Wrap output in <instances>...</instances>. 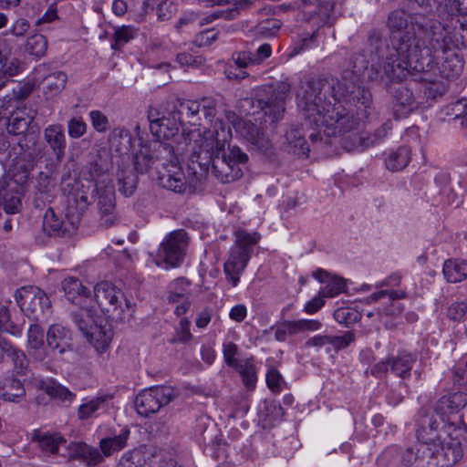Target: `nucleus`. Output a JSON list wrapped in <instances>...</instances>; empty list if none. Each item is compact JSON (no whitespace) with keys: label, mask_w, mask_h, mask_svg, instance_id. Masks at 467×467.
Returning a JSON list of instances; mask_svg holds the SVG:
<instances>
[{"label":"nucleus","mask_w":467,"mask_h":467,"mask_svg":"<svg viewBox=\"0 0 467 467\" xmlns=\"http://www.w3.org/2000/svg\"><path fill=\"white\" fill-rule=\"evenodd\" d=\"M389 38L381 30L370 29L363 56L371 62L369 81L389 87L409 76L411 70L429 68L435 77L454 79L463 68L458 43L452 41L449 27L431 15L408 14L394 10L388 17Z\"/></svg>","instance_id":"nucleus-1"},{"label":"nucleus","mask_w":467,"mask_h":467,"mask_svg":"<svg viewBox=\"0 0 467 467\" xmlns=\"http://www.w3.org/2000/svg\"><path fill=\"white\" fill-rule=\"evenodd\" d=\"M352 57V69L333 78H305L296 90L301 117L307 127L318 130L309 139L314 148L330 143L329 137L340 136L348 151L360 147L361 126L372 110L370 91L358 85L360 72L370 63L363 55Z\"/></svg>","instance_id":"nucleus-2"},{"label":"nucleus","mask_w":467,"mask_h":467,"mask_svg":"<svg viewBox=\"0 0 467 467\" xmlns=\"http://www.w3.org/2000/svg\"><path fill=\"white\" fill-rule=\"evenodd\" d=\"M223 125V121L216 119L214 130H189L182 134V143L185 144L182 150L189 154L190 168L193 173H198L197 168H200L202 176L211 167L212 173L220 182L229 183L242 177L240 166L247 163L248 155L238 146L229 145L228 152L225 151V130Z\"/></svg>","instance_id":"nucleus-3"},{"label":"nucleus","mask_w":467,"mask_h":467,"mask_svg":"<svg viewBox=\"0 0 467 467\" xmlns=\"http://www.w3.org/2000/svg\"><path fill=\"white\" fill-rule=\"evenodd\" d=\"M148 147L155 163V169L159 172L158 183L174 192H184L187 188L185 176L179 166L173 147L161 140L150 141Z\"/></svg>","instance_id":"nucleus-4"},{"label":"nucleus","mask_w":467,"mask_h":467,"mask_svg":"<svg viewBox=\"0 0 467 467\" xmlns=\"http://www.w3.org/2000/svg\"><path fill=\"white\" fill-rule=\"evenodd\" d=\"M260 234L256 232L248 233L244 230L235 232V244L229 252V257L224 263L223 271L227 280L233 286L240 281L239 275L244 271L253 253V246L258 243Z\"/></svg>","instance_id":"nucleus-5"},{"label":"nucleus","mask_w":467,"mask_h":467,"mask_svg":"<svg viewBox=\"0 0 467 467\" xmlns=\"http://www.w3.org/2000/svg\"><path fill=\"white\" fill-rule=\"evenodd\" d=\"M290 90L291 85L287 81L278 82L275 86H263L255 89L254 101L263 111L265 124L274 125L283 119L285 99Z\"/></svg>","instance_id":"nucleus-6"},{"label":"nucleus","mask_w":467,"mask_h":467,"mask_svg":"<svg viewBox=\"0 0 467 467\" xmlns=\"http://www.w3.org/2000/svg\"><path fill=\"white\" fill-rule=\"evenodd\" d=\"M97 305L109 320L120 322L125 318V312L130 310V302L124 293L109 282L104 281L94 287Z\"/></svg>","instance_id":"nucleus-7"},{"label":"nucleus","mask_w":467,"mask_h":467,"mask_svg":"<svg viewBox=\"0 0 467 467\" xmlns=\"http://www.w3.org/2000/svg\"><path fill=\"white\" fill-rule=\"evenodd\" d=\"M188 244L189 237L184 230L170 233L160 244L156 264L165 269L179 266L184 259Z\"/></svg>","instance_id":"nucleus-8"},{"label":"nucleus","mask_w":467,"mask_h":467,"mask_svg":"<svg viewBox=\"0 0 467 467\" xmlns=\"http://www.w3.org/2000/svg\"><path fill=\"white\" fill-rule=\"evenodd\" d=\"M406 77L407 76L400 80L391 82L389 87H384L376 81H372L390 91L392 95L391 109L396 119L409 117L411 112L424 104L421 98L414 94L411 87L400 84Z\"/></svg>","instance_id":"nucleus-9"},{"label":"nucleus","mask_w":467,"mask_h":467,"mask_svg":"<svg viewBox=\"0 0 467 467\" xmlns=\"http://www.w3.org/2000/svg\"><path fill=\"white\" fill-rule=\"evenodd\" d=\"M177 396L171 386H155L140 391L135 399L137 412L144 417L157 413Z\"/></svg>","instance_id":"nucleus-10"},{"label":"nucleus","mask_w":467,"mask_h":467,"mask_svg":"<svg viewBox=\"0 0 467 467\" xmlns=\"http://www.w3.org/2000/svg\"><path fill=\"white\" fill-rule=\"evenodd\" d=\"M15 299L21 311L29 318L37 321L51 307L47 294L37 286L26 285L18 288Z\"/></svg>","instance_id":"nucleus-11"},{"label":"nucleus","mask_w":467,"mask_h":467,"mask_svg":"<svg viewBox=\"0 0 467 467\" xmlns=\"http://www.w3.org/2000/svg\"><path fill=\"white\" fill-rule=\"evenodd\" d=\"M79 182L74 179L63 180L62 192L67 195L65 217L73 229H77L89 202L88 196L78 190Z\"/></svg>","instance_id":"nucleus-12"},{"label":"nucleus","mask_w":467,"mask_h":467,"mask_svg":"<svg viewBox=\"0 0 467 467\" xmlns=\"http://www.w3.org/2000/svg\"><path fill=\"white\" fill-rule=\"evenodd\" d=\"M235 130L257 153L267 159H271L275 155L274 145L265 136L263 127L251 120L240 119L235 123Z\"/></svg>","instance_id":"nucleus-13"},{"label":"nucleus","mask_w":467,"mask_h":467,"mask_svg":"<svg viewBox=\"0 0 467 467\" xmlns=\"http://www.w3.org/2000/svg\"><path fill=\"white\" fill-rule=\"evenodd\" d=\"M416 435L419 442L429 447V455L434 456L441 449V438L438 432L439 421L434 413L420 410L417 419Z\"/></svg>","instance_id":"nucleus-14"},{"label":"nucleus","mask_w":467,"mask_h":467,"mask_svg":"<svg viewBox=\"0 0 467 467\" xmlns=\"http://www.w3.org/2000/svg\"><path fill=\"white\" fill-rule=\"evenodd\" d=\"M97 193V208L99 214V223L105 228L111 227L119 222L116 211V198L113 185L95 184Z\"/></svg>","instance_id":"nucleus-15"},{"label":"nucleus","mask_w":467,"mask_h":467,"mask_svg":"<svg viewBox=\"0 0 467 467\" xmlns=\"http://www.w3.org/2000/svg\"><path fill=\"white\" fill-rule=\"evenodd\" d=\"M113 168V162L110 155L107 151H99L91 155L89 161L82 167V177L95 184L103 185L106 182L109 172Z\"/></svg>","instance_id":"nucleus-16"},{"label":"nucleus","mask_w":467,"mask_h":467,"mask_svg":"<svg viewBox=\"0 0 467 467\" xmlns=\"http://www.w3.org/2000/svg\"><path fill=\"white\" fill-rule=\"evenodd\" d=\"M190 286L191 282L185 277H179L170 285L167 299L171 304H177L174 312L178 317L184 315L190 306Z\"/></svg>","instance_id":"nucleus-17"},{"label":"nucleus","mask_w":467,"mask_h":467,"mask_svg":"<svg viewBox=\"0 0 467 467\" xmlns=\"http://www.w3.org/2000/svg\"><path fill=\"white\" fill-rule=\"evenodd\" d=\"M19 71V60L15 57L12 47L5 39H0V90L4 88L8 78Z\"/></svg>","instance_id":"nucleus-18"},{"label":"nucleus","mask_w":467,"mask_h":467,"mask_svg":"<svg viewBox=\"0 0 467 467\" xmlns=\"http://www.w3.org/2000/svg\"><path fill=\"white\" fill-rule=\"evenodd\" d=\"M32 441L37 443V448L47 456L59 453L60 447H67V440L60 432L34 431Z\"/></svg>","instance_id":"nucleus-19"},{"label":"nucleus","mask_w":467,"mask_h":467,"mask_svg":"<svg viewBox=\"0 0 467 467\" xmlns=\"http://www.w3.org/2000/svg\"><path fill=\"white\" fill-rule=\"evenodd\" d=\"M83 337L98 352L102 353L109 348L113 337V331L109 322L101 318Z\"/></svg>","instance_id":"nucleus-20"},{"label":"nucleus","mask_w":467,"mask_h":467,"mask_svg":"<svg viewBox=\"0 0 467 467\" xmlns=\"http://www.w3.org/2000/svg\"><path fill=\"white\" fill-rule=\"evenodd\" d=\"M78 306L76 310L70 312V318L78 331L84 335L102 317L98 315L92 302Z\"/></svg>","instance_id":"nucleus-21"},{"label":"nucleus","mask_w":467,"mask_h":467,"mask_svg":"<svg viewBox=\"0 0 467 467\" xmlns=\"http://www.w3.org/2000/svg\"><path fill=\"white\" fill-rule=\"evenodd\" d=\"M68 459L79 460L88 467H94L103 461V455L98 448L85 442H70L67 445Z\"/></svg>","instance_id":"nucleus-22"},{"label":"nucleus","mask_w":467,"mask_h":467,"mask_svg":"<svg viewBox=\"0 0 467 467\" xmlns=\"http://www.w3.org/2000/svg\"><path fill=\"white\" fill-rule=\"evenodd\" d=\"M43 137L57 161H61L66 153L67 139L61 124H51L45 128Z\"/></svg>","instance_id":"nucleus-23"},{"label":"nucleus","mask_w":467,"mask_h":467,"mask_svg":"<svg viewBox=\"0 0 467 467\" xmlns=\"http://www.w3.org/2000/svg\"><path fill=\"white\" fill-rule=\"evenodd\" d=\"M421 76L420 80L421 81L420 91H423L426 97L428 106L436 100L437 98L441 97L448 89V85L443 80H439L438 77H435L429 68H425V71H420Z\"/></svg>","instance_id":"nucleus-24"},{"label":"nucleus","mask_w":467,"mask_h":467,"mask_svg":"<svg viewBox=\"0 0 467 467\" xmlns=\"http://www.w3.org/2000/svg\"><path fill=\"white\" fill-rule=\"evenodd\" d=\"M62 288L67 299L75 305L92 302L91 291L82 282L73 276L66 277L62 281Z\"/></svg>","instance_id":"nucleus-25"},{"label":"nucleus","mask_w":467,"mask_h":467,"mask_svg":"<svg viewBox=\"0 0 467 467\" xmlns=\"http://www.w3.org/2000/svg\"><path fill=\"white\" fill-rule=\"evenodd\" d=\"M467 405V394L457 391L441 397L435 404L434 411L442 416L454 414L462 410Z\"/></svg>","instance_id":"nucleus-26"},{"label":"nucleus","mask_w":467,"mask_h":467,"mask_svg":"<svg viewBox=\"0 0 467 467\" xmlns=\"http://www.w3.org/2000/svg\"><path fill=\"white\" fill-rule=\"evenodd\" d=\"M35 115L34 111H27L26 109H16L5 119L7 132L12 135L26 133L34 120Z\"/></svg>","instance_id":"nucleus-27"},{"label":"nucleus","mask_w":467,"mask_h":467,"mask_svg":"<svg viewBox=\"0 0 467 467\" xmlns=\"http://www.w3.org/2000/svg\"><path fill=\"white\" fill-rule=\"evenodd\" d=\"M431 459L433 456L429 455V447L421 442L407 448L401 454V462L407 467H428Z\"/></svg>","instance_id":"nucleus-28"},{"label":"nucleus","mask_w":467,"mask_h":467,"mask_svg":"<svg viewBox=\"0 0 467 467\" xmlns=\"http://www.w3.org/2000/svg\"><path fill=\"white\" fill-rule=\"evenodd\" d=\"M70 340V330L60 324L51 325L47 332V346L52 350H57L59 354L67 351Z\"/></svg>","instance_id":"nucleus-29"},{"label":"nucleus","mask_w":467,"mask_h":467,"mask_svg":"<svg viewBox=\"0 0 467 467\" xmlns=\"http://www.w3.org/2000/svg\"><path fill=\"white\" fill-rule=\"evenodd\" d=\"M26 395L22 381L14 375L0 376V398L5 401L18 402Z\"/></svg>","instance_id":"nucleus-30"},{"label":"nucleus","mask_w":467,"mask_h":467,"mask_svg":"<svg viewBox=\"0 0 467 467\" xmlns=\"http://www.w3.org/2000/svg\"><path fill=\"white\" fill-rule=\"evenodd\" d=\"M463 457V449L461 442L452 441L443 444L441 441V449L433 456L438 459L437 465L441 463L444 467H451Z\"/></svg>","instance_id":"nucleus-31"},{"label":"nucleus","mask_w":467,"mask_h":467,"mask_svg":"<svg viewBox=\"0 0 467 467\" xmlns=\"http://www.w3.org/2000/svg\"><path fill=\"white\" fill-rule=\"evenodd\" d=\"M38 387L50 398L64 404H70L76 398L75 393L52 379L40 381Z\"/></svg>","instance_id":"nucleus-32"},{"label":"nucleus","mask_w":467,"mask_h":467,"mask_svg":"<svg viewBox=\"0 0 467 467\" xmlns=\"http://www.w3.org/2000/svg\"><path fill=\"white\" fill-rule=\"evenodd\" d=\"M43 228L49 235L55 236H62L75 230L67 218L66 221L59 219L51 208L46 212Z\"/></svg>","instance_id":"nucleus-33"},{"label":"nucleus","mask_w":467,"mask_h":467,"mask_svg":"<svg viewBox=\"0 0 467 467\" xmlns=\"http://www.w3.org/2000/svg\"><path fill=\"white\" fill-rule=\"evenodd\" d=\"M417 361V356L410 353H401L390 357V371L402 379L410 377V371Z\"/></svg>","instance_id":"nucleus-34"},{"label":"nucleus","mask_w":467,"mask_h":467,"mask_svg":"<svg viewBox=\"0 0 467 467\" xmlns=\"http://www.w3.org/2000/svg\"><path fill=\"white\" fill-rule=\"evenodd\" d=\"M285 137L290 151L297 156L307 157L310 147L302 135L300 128L291 127Z\"/></svg>","instance_id":"nucleus-35"},{"label":"nucleus","mask_w":467,"mask_h":467,"mask_svg":"<svg viewBox=\"0 0 467 467\" xmlns=\"http://www.w3.org/2000/svg\"><path fill=\"white\" fill-rule=\"evenodd\" d=\"M130 431L128 428H124L119 434L109 438H104L99 441V448L102 455L109 457L114 452L121 451L127 446V441L130 437Z\"/></svg>","instance_id":"nucleus-36"},{"label":"nucleus","mask_w":467,"mask_h":467,"mask_svg":"<svg viewBox=\"0 0 467 467\" xmlns=\"http://www.w3.org/2000/svg\"><path fill=\"white\" fill-rule=\"evenodd\" d=\"M442 273L449 283H460L467 278V262L458 259L446 260Z\"/></svg>","instance_id":"nucleus-37"},{"label":"nucleus","mask_w":467,"mask_h":467,"mask_svg":"<svg viewBox=\"0 0 467 467\" xmlns=\"http://www.w3.org/2000/svg\"><path fill=\"white\" fill-rule=\"evenodd\" d=\"M110 400L109 395L96 396L87 400L78 409V417L79 420H88L96 417L100 410L107 407V402Z\"/></svg>","instance_id":"nucleus-38"},{"label":"nucleus","mask_w":467,"mask_h":467,"mask_svg":"<svg viewBox=\"0 0 467 467\" xmlns=\"http://www.w3.org/2000/svg\"><path fill=\"white\" fill-rule=\"evenodd\" d=\"M119 192L126 197L131 196L138 186L137 172L129 168L119 169L117 172Z\"/></svg>","instance_id":"nucleus-39"},{"label":"nucleus","mask_w":467,"mask_h":467,"mask_svg":"<svg viewBox=\"0 0 467 467\" xmlns=\"http://www.w3.org/2000/svg\"><path fill=\"white\" fill-rule=\"evenodd\" d=\"M0 353L3 358L5 355L10 358L15 368L19 371H22L26 367L25 353L2 336H0Z\"/></svg>","instance_id":"nucleus-40"},{"label":"nucleus","mask_w":467,"mask_h":467,"mask_svg":"<svg viewBox=\"0 0 467 467\" xmlns=\"http://www.w3.org/2000/svg\"><path fill=\"white\" fill-rule=\"evenodd\" d=\"M150 130L156 140H169L179 131L176 120L166 117L161 119L160 121L151 124Z\"/></svg>","instance_id":"nucleus-41"},{"label":"nucleus","mask_w":467,"mask_h":467,"mask_svg":"<svg viewBox=\"0 0 467 467\" xmlns=\"http://www.w3.org/2000/svg\"><path fill=\"white\" fill-rule=\"evenodd\" d=\"M410 160V150L408 147H399L392 151L385 160L386 167L391 171L403 170L409 164Z\"/></svg>","instance_id":"nucleus-42"},{"label":"nucleus","mask_w":467,"mask_h":467,"mask_svg":"<svg viewBox=\"0 0 467 467\" xmlns=\"http://www.w3.org/2000/svg\"><path fill=\"white\" fill-rule=\"evenodd\" d=\"M443 26L449 27L450 36L452 41L458 43V47H467V16L451 17V25Z\"/></svg>","instance_id":"nucleus-43"},{"label":"nucleus","mask_w":467,"mask_h":467,"mask_svg":"<svg viewBox=\"0 0 467 467\" xmlns=\"http://www.w3.org/2000/svg\"><path fill=\"white\" fill-rule=\"evenodd\" d=\"M44 330L36 322L29 326L27 331V342L30 348L36 350V358L39 360H43L45 358L43 347H44Z\"/></svg>","instance_id":"nucleus-44"},{"label":"nucleus","mask_w":467,"mask_h":467,"mask_svg":"<svg viewBox=\"0 0 467 467\" xmlns=\"http://www.w3.org/2000/svg\"><path fill=\"white\" fill-rule=\"evenodd\" d=\"M67 76L63 71H56L44 78L45 93L49 97L59 94L66 87Z\"/></svg>","instance_id":"nucleus-45"},{"label":"nucleus","mask_w":467,"mask_h":467,"mask_svg":"<svg viewBox=\"0 0 467 467\" xmlns=\"http://www.w3.org/2000/svg\"><path fill=\"white\" fill-rule=\"evenodd\" d=\"M133 166L137 173H145L150 168L155 167L151 153L148 144L141 148L133 155Z\"/></svg>","instance_id":"nucleus-46"},{"label":"nucleus","mask_w":467,"mask_h":467,"mask_svg":"<svg viewBox=\"0 0 467 467\" xmlns=\"http://www.w3.org/2000/svg\"><path fill=\"white\" fill-rule=\"evenodd\" d=\"M392 129L391 121L387 120L383 123L379 129H377L374 133H361L360 136V147L358 150H365L368 147L374 146L378 142L381 141L389 133V131Z\"/></svg>","instance_id":"nucleus-47"},{"label":"nucleus","mask_w":467,"mask_h":467,"mask_svg":"<svg viewBox=\"0 0 467 467\" xmlns=\"http://www.w3.org/2000/svg\"><path fill=\"white\" fill-rule=\"evenodd\" d=\"M146 456L143 449L133 450L121 457L117 467H150Z\"/></svg>","instance_id":"nucleus-48"},{"label":"nucleus","mask_w":467,"mask_h":467,"mask_svg":"<svg viewBox=\"0 0 467 467\" xmlns=\"http://www.w3.org/2000/svg\"><path fill=\"white\" fill-rule=\"evenodd\" d=\"M234 368L241 374L243 380L248 389L254 388L257 378L255 367L252 359L240 361Z\"/></svg>","instance_id":"nucleus-49"},{"label":"nucleus","mask_w":467,"mask_h":467,"mask_svg":"<svg viewBox=\"0 0 467 467\" xmlns=\"http://www.w3.org/2000/svg\"><path fill=\"white\" fill-rule=\"evenodd\" d=\"M136 33L137 30L131 26L115 27L114 42L111 44V47L115 50H119L124 45L135 37Z\"/></svg>","instance_id":"nucleus-50"},{"label":"nucleus","mask_w":467,"mask_h":467,"mask_svg":"<svg viewBox=\"0 0 467 467\" xmlns=\"http://www.w3.org/2000/svg\"><path fill=\"white\" fill-rule=\"evenodd\" d=\"M0 329L14 336H20L23 332V325L11 320L7 306L0 305Z\"/></svg>","instance_id":"nucleus-51"},{"label":"nucleus","mask_w":467,"mask_h":467,"mask_svg":"<svg viewBox=\"0 0 467 467\" xmlns=\"http://www.w3.org/2000/svg\"><path fill=\"white\" fill-rule=\"evenodd\" d=\"M335 320L346 327H350L361 318V314L356 309L350 307H339L334 311Z\"/></svg>","instance_id":"nucleus-52"},{"label":"nucleus","mask_w":467,"mask_h":467,"mask_svg":"<svg viewBox=\"0 0 467 467\" xmlns=\"http://www.w3.org/2000/svg\"><path fill=\"white\" fill-rule=\"evenodd\" d=\"M47 48V41L41 34H35L27 38L26 49L31 55L42 57Z\"/></svg>","instance_id":"nucleus-53"},{"label":"nucleus","mask_w":467,"mask_h":467,"mask_svg":"<svg viewBox=\"0 0 467 467\" xmlns=\"http://www.w3.org/2000/svg\"><path fill=\"white\" fill-rule=\"evenodd\" d=\"M288 325L290 336H294L306 331H317L319 330L322 327L321 322L317 319H299L292 321V324Z\"/></svg>","instance_id":"nucleus-54"},{"label":"nucleus","mask_w":467,"mask_h":467,"mask_svg":"<svg viewBox=\"0 0 467 467\" xmlns=\"http://www.w3.org/2000/svg\"><path fill=\"white\" fill-rule=\"evenodd\" d=\"M345 287L346 284L343 278L329 275L327 285L320 290V294L327 297H334L344 292Z\"/></svg>","instance_id":"nucleus-55"},{"label":"nucleus","mask_w":467,"mask_h":467,"mask_svg":"<svg viewBox=\"0 0 467 467\" xmlns=\"http://www.w3.org/2000/svg\"><path fill=\"white\" fill-rule=\"evenodd\" d=\"M449 181L450 176L446 173H441L436 177V182L443 184L440 193L446 197L448 204L459 202L458 194L448 185Z\"/></svg>","instance_id":"nucleus-56"},{"label":"nucleus","mask_w":467,"mask_h":467,"mask_svg":"<svg viewBox=\"0 0 467 467\" xmlns=\"http://www.w3.org/2000/svg\"><path fill=\"white\" fill-rule=\"evenodd\" d=\"M178 113L181 116L195 119L201 112V102L196 100H179Z\"/></svg>","instance_id":"nucleus-57"},{"label":"nucleus","mask_w":467,"mask_h":467,"mask_svg":"<svg viewBox=\"0 0 467 467\" xmlns=\"http://www.w3.org/2000/svg\"><path fill=\"white\" fill-rule=\"evenodd\" d=\"M89 118L94 130L99 133L106 132L109 128L108 117L100 110H91Z\"/></svg>","instance_id":"nucleus-58"},{"label":"nucleus","mask_w":467,"mask_h":467,"mask_svg":"<svg viewBox=\"0 0 467 467\" xmlns=\"http://www.w3.org/2000/svg\"><path fill=\"white\" fill-rule=\"evenodd\" d=\"M232 61L240 69L256 66L253 58L252 52L248 50L234 52L232 55Z\"/></svg>","instance_id":"nucleus-59"},{"label":"nucleus","mask_w":467,"mask_h":467,"mask_svg":"<svg viewBox=\"0 0 467 467\" xmlns=\"http://www.w3.org/2000/svg\"><path fill=\"white\" fill-rule=\"evenodd\" d=\"M329 342L336 351L346 348L352 343L356 337L353 331H347L342 336H328Z\"/></svg>","instance_id":"nucleus-60"},{"label":"nucleus","mask_w":467,"mask_h":467,"mask_svg":"<svg viewBox=\"0 0 467 467\" xmlns=\"http://www.w3.org/2000/svg\"><path fill=\"white\" fill-rule=\"evenodd\" d=\"M88 126L80 118H71L67 121V132L70 138L78 139L87 132Z\"/></svg>","instance_id":"nucleus-61"},{"label":"nucleus","mask_w":467,"mask_h":467,"mask_svg":"<svg viewBox=\"0 0 467 467\" xmlns=\"http://www.w3.org/2000/svg\"><path fill=\"white\" fill-rule=\"evenodd\" d=\"M448 114L453 115L454 119H467V98H462L452 102L448 107Z\"/></svg>","instance_id":"nucleus-62"},{"label":"nucleus","mask_w":467,"mask_h":467,"mask_svg":"<svg viewBox=\"0 0 467 467\" xmlns=\"http://www.w3.org/2000/svg\"><path fill=\"white\" fill-rule=\"evenodd\" d=\"M266 383L268 388L274 392H279L284 384L282 375L276 368H270L266 373Z\"/></svg>","instance_id":"nucleus-63"},{"label":"nucleus","mask_w":467,"mask_h":467,"mask_svg":"<svg viewBox=\"0 0 467 467\" xmlns=\"http://www.w3.org/2000/svg\"><path fill=\"white\" fill-rule=\"evenodd\" d=\"M282 23L277 19H266L257 26V32L265 36H274L280 29Z\"/></svg>","instance_id":"nucleus-64"}]
</instances>
